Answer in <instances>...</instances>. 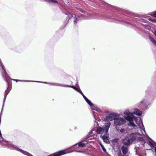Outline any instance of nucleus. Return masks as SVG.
<instances>
[{"label": "nucleus", "mask_w": 156, "mask_h": 156, "mask_svg": "<svg viewBox=\"0 0 156 156\" xmlns=\"http://www.w3.org/2000/svg\"><path fill=\"white\" fill-rule=\"evenodd\" d=\"M103 9L107 11H110L112 12H116L119 14H114L110 16H105L102 14L98 13H89L85 15L86 20L105 19L108 22L120 23L129 27H132L133 24L126 20L124 17V15L126 13V11L116 6H113L107 3H105L103 5Z\"/></svg>", "instance_id": "nucleus-1"}, {"label": "nucleus", "mask_w": 156, "mask_h": 156, "mask_svg": "<svg viewBox=\"0 0 156 156\" xmlns=\"http://www.w3.org/2000/svg\"><path fill=\"white\" fill-rule=\"evenodd\" d=\"M150 87H148L145 91V94L144 98L137 104L138 107L144 111L146 110L149 108L153 102L154 98L151 95Z\"/></svg>", "instance_id": "nucleus-2"}, {"label": "nucleus", "mask_w": 156, "mask_h": 156, "mask_svg": "<svg viewBox=\"0 0 156 156\" xmlns=\"http://www.w3.org/2000/svg\"><path fill=\"white\" fill-rule=\"evenodd\" d=\"M111 123L108 122L105 123L102 127L98 126L96 132L98 134L101 135L100 137L102 140L107 139L109 137L108 130L110 126Z\"/></svg>", "instance_id": "nucleus-3"}, {"label": "nucleus", "mask_w": 156, "mask_h": 156, "mask_svg": "<svg viewBox=\"0 0 156 156\" xmlns=\"http://www.w3.org/2000/svg\"><path fill=\"white\" fill-rule=\"evenodd\" d=\"M124 115L123 117L126 120L129 121L128 125L131 127H135L136 125L133 120V113H131L129 109H126L124 112Z\"/></svg>", "instance_id": "nucleus-4"}, {"label": "nucleus", "mask_w": 156, "mask_h": 156, "mask_svg": "<svg viewBox=\"0 0 156 156\" xmlns=\"http://www.w3.org/2000/svg\"><path fill=\"white\" fill-rule=\"evenodd\" d=\"M9 146L11 150H15L19 151L22 154L28 156H33L29 153L20 149L17 146L12 144H9Z\"/></svg>", "instance_id": "nucleus-5"}, {"label": "nucleus", "mask_w": 156, "mask_h": 156, "mask_svg": "<svg viewBox=\"0 0 156 156\" xmlns=\"http://www.w3.org/2000/svg\"><path fill=\"white\" fill-rule=\"evenodd\" d=\"M73 15V17L74 19V25L76 26L78 21L81 20H86V16L85 15L80 14L79 15H76L74 14H72Z\"/></svg>", "instance_id": "nucleus-6"}, {"label": "nucleus", "mask_w": 156, "mask_h": 156, "mask_svg": "<svg viewBox=\"0 0 156 156\" xmlns=\"http://www.w3.org/2000/svg\"><path fill=\"white\" fill-rule=\"evenodd\" d=\"M126 122L125 119L122 117H118L115 121L114 123L115 126H119L124 125Z\"/></svg>", "instance_id": "nucleus-7"}, {"label": "nucleus", "mask_w": 156, "mask_h": 156, "mask_svg": "<svg viewBox=\"0 0 156 156\" xmlns=\"http://www.w3.org/2000/svg\"><path fill=\"white\" fill-rule=\"evenodd\" d=\"M118 117H119V114L117 113L112 112L110 114L108 115L107 116L106 119L109 122L115 120Z\"/></svg>", "instance_id": "nucleus-8"}, {"label": "nucleus", "mask_w": 156, "mask_h": 156, "mask_svg": "<svg viewBox=\"0 0 156 156\" xmlns=\"http://www.w3.org/2000/svg\"><path fill=\"white\" fill-rule=\"evenodd\" d=\"M63 13L65 14L66 15H67L66 18V19L64 23V24L63 25V28H64L66 27V25L68 23L70 19L73 16V15H72V13H71L70 12H69L68 11H64L63 12Z\"/></svg>", "instance_id": "nucleus-9"}, {"label": "nucleus", "mask_w": 156, "mask_h": 156, "mask_svg": "<svg viewBox=\"0 0 156 156\" xmlns=\"http://www.w3.org/2000/svg\"><path fill=\"white\" fill-rule=\"evenodd\" d=\"M8 75V77H7V80H5L4 78L3 77L4 80L5 81L7 84V85L8 86V87H9V83L8 81V80L9 79H10L11 80H12L13 81H15L16 82H39V81H32V80H16V79H11L10 77L9 76L8 74L7 73Z\"/></svg>", "instance_id": "nucleus-10"}, {"label": "nucleus", "mask_w": 156, "mask_h": 156, "mask_svg": "<svg viewBox=\"0 0 156 156\" xmlns=\"http://www.w3.org/2000/svg\"><path fill=\"white\" fill-rule=\"evenodd\" d=\"M8 86V87L5 92L4 96V100H3V105H2V110H1V112H2V111H3L4 105V104L5 103V101L7 96V95L8 94L9 92L11 89V88H9V86L8 87V86Z\"/></svg>", "instance_id": "nucleus-11"}, {"label": "nucleus", "mask_w": 156, "mask_h": 156, "mask_svg": "<svg viewBox=\"0 0 156 156\" xmlns=\"http://www.w3.org/2000/svg\"><path fill=\"white\" fill-rule=\"evenodd\" d=\"M122 143L123 145L129 147L131 143L130 140L128 137L125 138L122 140Z\"/></svg>", "instance_id": "nucleus-12"}, {"label": "nucleus", "mask_w": 156, "mask_h": 156, "mask_svg": "<svg viewBox=\"0 0 156 156\" xmlns=\"http://www.w3.org/2000/svg\"><path fill=\"white\" fill-rule=\"evenodd\" d=\"M65 150H62L59 151L56 153L49 155L48 156H60L63 154H67Z\"/></svg>", "instance_id": "nucleus-13"}, {"label": "nucleus", "mask_w": 156, "mask_h": 156, "mask_svg": "<svg viewBox=\"0 0 156 156\" xmlns=\"http://www.w3.org/2000/svg\"><path fill=\"white\" fill-rule=\"evenodd\" d=\"M89 142V140L86 139L84 140H82L81 141L79 142L78 143V146L76 148H77L78 147H84L85 145H86L88 142Z\"/></svg>", "instance_id": "nucleus-14"}, {"label": "nucleus", "mask_w": 156, "mask_h": 156, "mask_svg": "<svg viewBox=\"0 0 156 156\" xmlns=\"http://www.w3.org/2000/svg\"><path fill=\"white\" fill-rule=\"evenodd\" d=\"M138 135V133H134L131 134L130 135V140L132 141H134L137 139V137Z\"/></svg>", "instance_id": "nucleus-15"}, {"label": "nucleus", "mask_w": 156, "mask_h": 156, "mask_svg": "<svg viewBox=\"0 0 156 156\" xmlns=\"http://www.w3.org/2000/svg\"><path fill=\"white\" fill-rule=\"evenodd\" d=\"M39 82H37V83H44L45 84H49L50 85H52L54 86H60L63 87V84H61L59 83H48L47 82H41L38 81Z\"/></svg>", "instance_id": "nucleus-16"}, {"label": "nucleus", "mask_w": 156, "mask_h": 156, "mask_svg": "<svg viewBox=\"0 0 156 156\" xmlns=\"http://www.w3.org/2000/svg\"><path fill=\"white\" fill-rule=\"evenodd\" d=\"M129 147L128 146H125L124 145H123L122 147L121 150L122 153L126 155L128 153Z\"/></svg>", "instance_id": "nucleus-17"}, {"label": "nucleus", "mask_w": 156, "mask_h": 156, "mask_svg": "<svg viewBox=\"0 0 156 156\" xmlns=\"http://www.w3.org/2000/svg\"><path fill=\"white\" fill-rule=\"evenodd\" d=\"M133 114H135L138 116H141L142 114V112L140 110L137 108H135L134 109Z\"/></svg>", "instance_id": "nucleus-18"}, {"label": "nucleus", "mask_w": 156, "mask_h": 156, "mask_svg": "<svg viewBox=\"0 0 156 156\" xmlns=\"http://www.w3.org/2000/svg\"><path fill=\"white\" fill-rule=\"evenodd\" d=\"M139 124L138 125V126H139V127L140 128V129L142 130H143L144 132L145 133H146L145 132V129L144 128V126L143 122L142 121H140L139 122Z\"/></svg>", "instance_id": "nucleus-19"}, {"label": "nucleus", "mask_w": 156, "mask_h": 156, "mask_svg": "<svg viewBox=\"0 0 156 156\" xmlns=\"http://www.w3.org/2000/svg\"><path fill=\"white\" fill-rule=\"evenodd\" d=\"M153 143L151 141L149 142V144L151 147H154V151L155 153H156V143L153 141Z\"/></svg>", "instance_id": "nucleus-20"}, {"label": "nucleus", "mask_w": 156, "mask_h": 156, "mask_svg": "<svg viewBox=\"0 0 156 156\" xmlns=\"http://www.w3.org/2000/svg\"><path fill=\"white\" fill-rule=\"evenodd\" d=\"M45 2L51 3H57L58 2L55 0H44Z\"/></svg>", "instance_id": "nucleus-21"}, {"label": "nucleus", "mask_w": 156, "mask_h": 156, "mask_svg": "<svg viewBox=\"0 0 156 156\" xmlns=\"http://www.w3.org/2000/svg\"><path fill=\"white\" fill-rule=\"evenodd\" d=\"M149 38L152 43L155 46H156V41H155L154 38L150 36H149Z\"/></svg>", "instance_id": "nucleus-22"}, {"label": "nucleus", "mask_w": 156, "mask_h": 156, "mask_svg": "<svg viewBox=\"0 0 156 156\" xmlns=\"http://www.w3.org/2000/svg\"><path fill=\"white\" fill-rule=\"evenodd\" d=\"M138 141L142 142V143L144 142V138L142 137H139L137 138L136 140Z\"/></svg>", "instance_id": "nucleus-23"}, {"label": "nucleus", "mask_w": 156, "mask_h": 156, "mask_svg": "<svg viewBox=\"0 0 156 156\" xmlns=\"http://www.w3.org/2000/svg\"><path fill=\"white\" fill-rule=\"evenodd\" d=\"M63 87H71L73 89L75 90L76 88V87L74 86H73L71 85H66L65 84H64L63 86Z\"/></svg>", "instance_id": "nucleus-24"}, {"label": "nucleus", "mask_w": 156, "mask_h": 156, "mask_svg": "<svg viewBox=\"0 0 156 156\" xmlns=\"http://www.w3.org/2000/svg\"><path fill=\"white\" fill-rule=\"evenodd\" d=\"M87 103L90 105V107H92V106H93V104L92 103L91 101L88 99L87 101H86Z\"/></svg>", "instance_id": "nucleus-25"}, {"label": "nucleus", "mask_w": 156, "mask_h": 156, "mask_svg": "<svg viewBox=\"0 0 156 156\" xmlns=\"http://www.w3.org/2000/svg\"><path fill=\"white\" fill-rule=\"evenodd\" d=\"M138 118L136 117V116L133 115V120H134L135 122L137 124H138V123H137L138 121Z\"/></svg>", "instance_id": "nucleus-26"}, {"label": "nucleus", "mask_w": 156, "mask_h": 156, "mask_svg": "<svg viewBox=\"0 0 156 156\" xmlns=\"http://www.w3.org/2000/svg\"><path fill=\"white\" fill-rule=\"evenodd\" d=\"M66 152H67V153H72V152H79V153H83L84 152H83V151H77V150H72L70 151H69V152H66V151H65Z\"/></svg>", "instance_id": "nucleus-27"}, {"label": "nucleus", "mask_w": 156, "mask_h": 156, "mask_svg": "<svg viewBox=\"0 0 156 156\" xmlns=\"http://www.w3.org/2000/svg\"><path fill=\"white\" fill-rule=\"evenodd\" d=\"M93 113L94 119L96 120H97V113L95 112H93Z\"/></svg>", "instance_id": "nucleus-28"}, {"label": "nucleus", "mask_w": 156, "mask_h": 156, "mask_svg": "<svg viewBox=\"0 0 156 156\" xmlns=\"http://www.w3.org/2000/svg\"><path fill=\"white\" fill-rule=\"evenodd\" d=\"M101 147L102 148V150H103V151L104 152H106V149H105V147L102 144H101Z\"/></svg>", "instance_id": "nucleus-29"}, {"label": "nucleus", "mask_w": 156, "mask_h": 156, "mask_svg": "<svg viewBox=\"0 0 156 156\" xmlns=\"http://www.w3.org/2000/svg\"><path fill=\"white\" fill-rule=\"evenodd\" d=\"M148 20L152 23H156V20H155L149 18Z\"/></svg>", "instance_id": "nucleus-30"}, {"label": "nucleus", "mask_w": 156, "mask_h": 156, "mask_svg": "<svg viewBox=\"0 0 156 156\" xmlns=\"http://www.w3.org/2000/svg\"><path fill=\"white\" fill-rule=\"evenodd\" d=\"M92 110H96V109L98 108L97 107L93 105V106H92V107H90Z\"/></svg>", "instance_id": "nucleus-31"}, {"label": "nucleus", "mask_w": 156, "mask_h": 156, "mask_svg": "<svg viewBox=\"0 0 156 156\" xmlns=\"http://www.w3.org/2000/svg\"><path fill=\"white\" fill-rule=\"evenodd\" d=\"M119 139H115L112 140V142L114 143H117L118 142Z\"/></svg>", "instance_id": "nucleus-32"}, {"label": "nucleus", "mask_w": 156, "mask_h": 156, "mask_svg": "<svg viewBox=\"0 0 156 156\" xmlns=\"http://www.w3.org/2000/svg\"><path fill=\"white\" fill-rule=\"evenodd\" d=\"M109 138V137H108L107 139H104V140H103L104 141V142H105V143H106L107 144H108V139Z\"/></svg>", "instance_id": "nucleus-33"}, {"label": "nucleus", "mask_w": 156, "mask_h": 156, "mask_svg": "<svg viewBox=\"0 0 156 156\" xmlns=\"http://www.w3.org/2000/svg\"><path fill=\"white\" fill-rule=\"evenodd\" d=\"M75 90H76V91H77V92H78L79 93H80V91H82L81 90H80V88H77V87H76V88Z\"/></svg>", "instance_id": "nucleus-34"}, {"label": "nucleus", "mask_w": 156, "mask_h": 156, "mask_svg": "<svg viewBox=\"0 0 156 156\" xmlns=\"http://www.w3.org/2000/svg\"><path fill=\"white\" fill-rule=\"evenodd\" d=\"M79 11L82 13H84L85 12V11L84 10V9H83L82 8H81L80 9V10H79Z\"/></svg>", "instance_id": "nucleus-35"}, {"label": "nucleus", "mask_w": 156, "mask_h": 156, "mask_svg": "<svg viewBox=\"0 0 156 156\" xmlns=\"http://www.w3.org/2000/svg\"><path fill=\"white\" fill-rule=\"evenodd\" d=\"M80 94L83 96V98L86 97L85 95L83 94L82 91H80Z\"/></svg>", "instance_id": "nucleus-36"}, {"label": "nucleus", "mask_w": 156, "mask_h": 156, "mask_svg": "<svg viewBox=\"0 0 156 156\" xmlns=\"http://www.w3.org/2000/svg\"><path fill=\"white\" fill-rule=\"evenodd\" d=\"M61 1H62L63 2L65 3V2L67 3H69L68 2V1L66 2V0H60Z\"/></svg>", "instance_id": "nucleus-37"}, {"label": "nucleus", "mask_w": 156, "mask_h": 156, "mask_svg": "<svg viewBox=\"0 0 156 156\" xmlns=\"http://www.w3.org/2000/svg\"><path fill=\"white\" fill-rule=\"evenodd\" d=\"M151 15L152 16H153L154 17H156V11H154L153 15Z\"/></svg>", "instance_id": "nucleus-38"}, {"label": "nucleus", "mask_w": 156, "mask_h": 156, "mask_svg": "<svg viewBox=\"0 0 156 156\" xmlns=\"http://www.w3.org/2000/svg\"><path fill=\"white\" fill-rule=\"evenodd\" d=\"M125 131V129H122L120 130V132L121 133H123Z\"/></svg>", "instance_id": "nucleus-39"}, {"label": "nucleus", "mask_w": 156, "mask_h": 156, "mask_svg": "<svg viewBox=\"0 0 156 156\" xmlns=\"http://www.w3.org/2000/svg\"><path fill=\"white\" fill-rule=\"evenodd\" d=\"M83 98H84V99H85L86 101L88 100V99L86 97H85Z\"/></svg>", "instance_id": "nucleus-40"}, {"label": "nucleus", "mask_w": 156, "mask_h": 156, "mask_svg": "<svg viewBox=\"0 0 156 156\" xmlns=\"http://www.w3.org/2000/svg\"><path fill=\"white\" fill-rule=\"evenodd\" d=\"M83 98H84V99H85L86 101L88 100V99L86 97H85Z\"/></svg>", "instance_id": "nucleus-41"}, {"label": "nucleus", "mask_w": 156, "mask_h": 156, "mask_svg": "<svg viewBox=\"0 0 156 156\" xmlns=\"http://www.w3.org/2000/svg\"><path fill=\"white\" fill-rule=\"evenodd\" d=\"M83 98H84V99H85L86 101L88 100V99L86 97H85Z\"/></svg>", "instance_id": "nucleus-42"}, {"label": "nucleus", "mask_w": 156, "mask_h": 156, "mask_svg": "<svg viewBox=\"0 0 156 156\" xmlns=\"http://www.w3.org/2000/svg\"><path fill=\"white\" fill-rule=\"evenodd\" d=\"M100 110L99 108H97L96 111L97 112H99L100 111Z\"/></svg>", "instance_id": "nucleus-43"}, {"label": "nucleus", "mask_w": 156, "mask_h": 156, "mask_svg": "<svg viewBox=\"0 0 156 156\" xmlns=\"http://www.w3.org/2000/svg\"><path fill=\"white\" fill-rule=\"evenodd\" d=\"M118 156H120L121 155V152H120V153H119L118 154Z\"/></svg>", "instance_id": "nucleus-44"}, {"label": "nucleus", "mask_w": 156, "mask_h": 156, "mask_svg": "<svg viewBox=\"0 0 156 156\" xmlns=\"http://www.w3.org/2000/svg\"><path fill=\"white\" fill-rule=\"evenodd\" d=\"M77 144H76L74 145H73L71 147H73V146H76L77 145Z\"/></svg>", "instance_id": "nucleus-45"}, {"label": "nucleus", "mask_w": 156, "mask_h": 156, "mask_svg": "<svg viewBox=\"0 0 156 156\" xmlns=\"http://www.w3.org/2000/svg\"><path fill=\"white\" fill-rule=\"evenodd\" d=\"M76 9H78V10H80V9L81 8H80V7H76Z\"/></svg>", "instance_id": "nucleus-46"}, {"label": "nucleus", "mask_w": 156, "mask_h": 156, "mask_svg": "<svg viewBox=\"0 0 156 156\" xmlns=\"http://www.w3.org/2000/svg\"><path fill=\"white\" fill-rule=\"evenodd\" d=\"M154 34L155 36L156 37V30L154 32Z\"/></svg>", "instance_id": "nucleus-47"}, {"label": "nucleus", "mask_w": 156, "mask_h": 156, "mask_svg": "<svg viewBox=\"0 0 156 156\" xmlns=\"http://www.w3.org/2000/svg\"><path fill=\"white\" fill-rule=\"evenodd\" d=\"M89 136H87V138H89Z\"/></svg>", "instance_id": "nucleus-48"}, {"label": "nucleus", "mask_w": 156, "mask_h": 156, "mask_svg": "<svg viewBox=\"0 0 156 156\" xmlns=\"http://www.w3.org/2000/svg\"><path fill=\"white\" fill-rule=\"evenodd\" d=\"M136 154H137V153H136Z\"/></svg>", "instance_id": "nucleus-49"}, {"label": "nucleus", "mask_w": 156, "mask_h": 156, "mask_svg": "<svg viewBox=\"0 0 156 156\" xmlns=\"http://www.w3.org/2000/svg\"><path fill=\"white\" fill-rule=\"evenodd\" d=\"M148 27H149V28H151V27H150V26H148Z\"/></svg>", "instance_id": "nucleus-50"}, {"label": "nucleus", "mask_w": 156, "mask_h": 156, "mask_svg": "<svg viewBox=\"0 0 156 156\" xmlns=\"http://www.w3.org/2000/svg\"><path fill=\"white\" fill-rule=\"evenodd\" d=\"M90 132L89 133V134H90Z\"/></svg>", "instance_id": "nucleus-51"}, {"label": "nucleus", "mask_w": 156, "mask_h": 156, "mask_svg": "<svg viewBox=\"0 0 156 156\" xmlns=\"http://www.w3.org/2000/svg\"><path fill=\"white\" fill-rule=\"evenodd\" d=\"M155 74H156V73H155Z\"/></svg>", "instance_id": "nucleus-52"}]
</instances>
